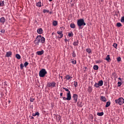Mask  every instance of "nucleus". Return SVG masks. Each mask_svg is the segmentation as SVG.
Instances as JSON below:
<instances>
[{
  "label": "nucleus",
  "mask_w": 124,
  "mask_h": 124,
  "mask_svg": "<svg viewBox=\"0 0 124 124\" xmlns=\"http://www.w3.org/2000/svg\"><path fill=\"white\" fill-rule=\"evenodd\" d=\"M42 44L45 43V38L41 35H38L34 41V43L35 45H39V43Z\"/></svg>",
  "instance_id": "1"
},
{
  "label": "nucleus",
  "mask_w": 124,
  "mask_h": 124,
  "mask_svg": "<svg viewBox=\"0 0 124 124\" xmlns=\"http://www.w3.org/2000/svg\"><path fill=\"white\" fill-rule=\"evenodd\" d=\"M53 26H54V27H56V26H58V21L54 20L53 22Z\"/></svg>",
  "instance_id": "21"
},
{
  "label": "nucleus",
  "mask_w": 124,
  "mask_h": 124,
  "mask_svg": "<svg viewBox=\"0 0 124 124\" xmlns=\"http://www.w3.org/2000/svg\"><path fill=\"white\" fill-rule=\"evenodd\" d=\"M0 32H1V33H3V34L5 32V30L4 29H2L0 30Z\"/></svg>",
  "instance_id": "34"
},
{
  "label": "nucleus",
  "mask_w": 124,
  "mask_h": 124,
  "mask_svg": "<svg viewBox=\"0 0 124 124\" xmlns=\"http://www.w3.org/2000/svg\"><path fill=\"white\" fill-rule=\"evenodd\" d=\"M30 100L31 102H33L34 100H35V98H34L33 97L31 96L30 98Z\"/></svg>",
  "instance_id": "24"
},
{
  "label": "nucleus",
  "mask_w": 124,
  "mask_h": 124,
  "mask_svg": "<svg viewBox=\"0 0 124 124\" xmlns=\"http://www.w3.org/2000/svg\"><path fill=\"white\" fill-rule=\"evenodd\" d=\"M62 31H57V34H59L58 38H62L63 37V34H62Z\"/></svg>",
  "instance_id": "6"
},
{
  "label": "nucleus",
  "mask_w": 124,
  "mask_h": 124,
  "mask_svg": "<svg viewBox=\"0 0 124 124\" xmlns=\"http://www.w3.org/2000/svg\"><path fill=\"white\" fill-rule=\"evenodd\" d=\"M98 84L100 87H102V86H103V81L102 80L99 81Z\"/></svg>",
  "instance_id": "16"
},
{
  "label": "nucleus",
  "mask_w": 124,
  "mask_h": 124,
  "mask_svg": "<svg viewBox=\"0 0 124 124\" xmlns=\"http://www.w3.org/2000/svg\"><path fill=\"white\" fill-rule=\"evenodd\" d=\"M91 119H92V120H93V115H92V116H91Z\"/></svg>",
  "instance_id": "51"
},
{
  "label": "nucleus",
  "mask_w": 124,
  "mask_h": 124,
  "mask_svg": "<svg viewBox=\"0 0 124 124\" xmlns=\"http://www.w3.org/2000/svg\"><path fill=\"white\" fill-rule=\"evenodd\" d=\"M92 91H93V88H92V87L89 86L88 87V92H89V93H92Z\"/></svg>",
  "instance_id": "32"
},
{
  "label": "nucleus",
  "mask_w": 124,
  "mask_h": 124,
  "mask_svg": "<svg viewBox=\"0 0 124 124\" xmlns=\"http://www.w3.org/2000/svg\"><path fill=\"white\" fill-rule=\"evenodd\" d=\"M62 94H63L62 93H60V96H62Z\"/></svg>",
  "instance_id": "50"
},
{
  "label": "nucleus",
  "mask_w": 124,
  "mask_h": 124,
  "mask_svg": "<svg viewBox=\"0 0 124 124\" xmlns=\"http://www.w3.org/2000/svg\"><path fill=\"white\" fill-rule=\"evenodd\" d=\"M0 22L2 24H4L5 23V18L4 17H2L0 18Z\"/></svg>",
  "instance_id": "15"
},
{
  "label": "nucleus",
  "mask_w": 124,
  "mask_h": 124,
  "mask_svg": "<svg viewBox=\"0 0 124 124\" xmlns=\"http://www.w3.org/2000/svg\"><path fill=\"white\" fill-rule=\"evenodd\" d=\"M62 89L66 91V92H68L67 93V97H62L63 100H71V93H70L69 90L64 87H63Z\"/></svg>",
  "instance_id": "2"
},
{
  "label": "nucleus",
  "mask_w": 124,
  "mask_h": 124,
  "mask_svg": "<svg viewBox=\"0 0 124 124\" xmlns=\"http://www.w3.org/2000/svg\"><path fill=\"white\" fill-rule=\"evenodd\" d=\"M62 79V76L61 77Z\"/></svg>",
  "instance_id": "57"
},
{
  "label": "nucleus",
  "mask_w": 124,
  "mask_h": 124,
  "mask_svg": "<svg viewBox=\"0 0 124 124\" xmlns=\"http://www.w3.org/2000/svg\"><path fill=\"white\" fill-rule=\"evenodd\" d=\"M49 14H52V13H51V12H50Z\"/></svg>",
  "instance_id": "56"
},
{
  "label": "nucleus",
  "mask_w": 124,
  "mask_h": 124,
  "mask_svg": "<svg viewBox=\"0 0 124 124\" xmlns=\"http://www.w3.org/2000/svg\"><path fill=\"white\" fill-rule=\"evenodd\" d=\"M49 1H53V0H49Z\"/></svg>",
  "instance_id": "53"
},
{
  "label": "nucleus",
  "mask_w": 124,
  "mask_h": 124,
  "mask_svg": "<svg viewBox=\"0 0 124 124\" xmlns=\"http://www.w3.org/2000/svg\"><path fill=\"white\" fill-rule=\"evenodd\" d=\"M70 27L71 28V29H75V24L74 23H71L70 25Z\"/></svg>",
  "instance_id": "22"
},
{
  "label": "nucleus",
  "mask_w": 124,
  "mask_h": 124,
  "mask_svg": "<svg viewBox=\"0 0 124 124\" xmlns=\"http://www.w3.org/2000/svg\"><path fill=\"white\" fill-rule=\"evenodd\" d=\"M1 3H2V6L4 4V1H2L1 2Z\"/></svg>",
  "instance_id": "46"
},
{
  "label": "nucleus",
  "mask_w": 124,
  "mask_h": 124,
  "mask_svg": "<svg viewBox=\"0 0 124 124\" xmlns=\"http://www.w3.org/2000/svg\"><path fill=\"white\" fill-rule=\"evenodd\" d=\"M37 31L39 34H42L43 33V30L42 28H39L37 29Z\"/></svg>",
  "instance_id": "12"
},
{
  "label": "nucleus",
  "mask_w": 124,
  "mask_h": 124,
  "mask_svg": "<svg viewBox=\"0 0 124 124\" xmlns=\"http://www.w3.org/2000/svg\"><path fill=\"white\" fill-rule=\"evenodd\" d=\"M80 107H82V106L81 105H79Z\"/></svg>",
  "instance_id": "55"
},
{
  "label": "nucleus",
  "mask_w": 124,
  "mask_h": 124,
  "mask_svg": "<svg viewBox=\"0 0 124 124\" xmlns=\"http://www.w3.org/2000/svg\"><path fill=\"white\" fill-rule=\"evenodd\" d=\"M121 23H124V16L121 17Z\"/></svg>",
  "instance_id": "39"
},
{
  "label": "nucleus",
  "mask_w": 124,
  "mask_h": 124,
  "mask_svg": "<svg viewBox=\"0 0 124 124\" xmlns=\"http://www.w3.org/2000/svg\"><path fill=\"white\" fill-rule=\"evenodd\" d=\"M85 69H87V67H85Z\"/></svg>",
  "instance_id": "58"
},
{
  "label": "nucleus",
  "mask_w": 124,
  "mask_h": 124,
  "mask_svg": "<svg viewBox=\"0 0 124 124\" xmlns=\"http://www.w3.org/2000/svg\"><path fill=\"white\" fill-rule=\"evenodd\" d=\"M73 45L75 46H78L79 45V40H75L73 43Z\"/></svg>",
  "instance_id": "11"
},
{
  "label": "nucleus",
  "mask_w": 124,
  "mask_h": 124,
  "mask_svg": "<svg viewBox=\"0 0 124 124\" xmlns=\"http://www.w3.org/2000/svg\"><path fill=\"white\" fill-rule=\"evenodd\" d=\"M105 60L106 61H107V62H109L110 61V55H107Z\"/></svg>",
  "instance_id": "23"
},
{
  "label": "nucleus",
  "mask_w": 124,
  "mask_h": 124,
  "mask_svg": "<svg viewBox=\"0 0 124 124\" xmlns=\"http://www.w3.org/2000/svg\"><path fill=\"white\" fill-rule=\"evenodd\" d=\"M39 115H40V114L38 112L32 114L33 117H35L36 116H39Z\"/></svg>",
  "instance_id": "25"
},
{
  "label": "nucleus",
  "mask_w": 124,
  "mask_h": 124,
  "mask_svg": "<svg viewBox=\"0 0 124 124\" xmlns=\"http://www.w3.org/2000/svg\"><path fill=\"white\" fill-rule=\"evenodd\" d=\"M113 47H114V48H115V49H117V47H118V44H117L116 43H114L112 45Z\"/></svg>",
  "instance_id": "30"
},
{
  "label": "nucleus",
  "mask_w": 124,
  "mask_h": 124,
  "mask_svg": "<svg viewBox=\"0 0 124 124\" xmlns=\"http://www.w3.org/2000/svg\"><path fill=\"white\" fill-rule=\"evenodd\" d=\"M54 33H55L54 32H52V35H54Z\"/></svg>",
  "instance_id": "54"
},
{
  "label": "nucleus",
  "mask_w": 124,
  "mask_h": 124,
  "mask_svg": "<svg viewBox=\"0 0 124 124\" xmlns=\"http://www.w3.org/2000/svg\"><path fill=\"white\" fill-rule=\"evenodd\" d=\"M74 100L75 101V103H76L77 102V100L78 99V95L77 94H73V96Z\"/></svg>",
  "instance_id": "10"
},
{
  "label": "nucleus",
  "mask_w": 124,
  "mask_h": 124,
  "mask_svg": "<svg viewBox=\"0 0 124 124\" xmlns=\"http://www.w3.org/2000/svg\"><path fill=\"white\" fill-rule=\"evenodd\" d=\"M65 78L66 80L69 81V82H70L71 80H72V77H71L69 75H67L65 77Z\"/></svg>",
  "instance_id": "8"
},
{
  "label": "nucleus",
  "mask_w": 124,
  "mask_h": 124,
  "mask_svg": "<svg viewBox=\"0 0 124 124\" xmlns=\"http://www.w3.org/2000/svg\"><path fill=\"white\" fill-rule=\"evenodd\" d=\"M97 63H98V62H97Z\"/></svg>",
  "instance_id": "59"
},
{
  "label": "nucleus",
  "mask_w": 124,
  "mask_h": 124,
  "mask_svg": "<svg viewBox=\"0 0 124 124\" xmlns=\"http://www.w3.org/2000/svg\"><path fill=\"white\" fill-rule=\"evenodd\" d=\"M11 56H12V52L8 51L6 52V57H7V58H9Z\"/></svg>",
  "instance_id": "14"
},
{
  "label": "nucleus",
  "mask_w": 124,
  "mask_h": 124,
  "mask_svg": "<svg viewBox=\"0 0 124 124\" xmlns=\"http://www.w3.org/2000/svg\"><path fill=\"white\" fill-rule=\"evenodd\" d=\"M94 70H98V66L96 65H95L93 67Z\"/></svg>",
  "instance_id": "28"
},
{
  "label": "nucleus",
  "mask_w": 124,
  "mask_h": 124,
  "mask_svg": "<svg viewBox=\"0 0 124 124\" xmlns=\"http://www.w3.org/2000/svg\"><path fill=\"white\" fill-rule=\"evenodd\" d=\"M36 54L38 56H41V55H43L44 54V50H42L41 51H39L36 52Z\"/></svg>",
  "instance_id": "13"
},
{
  "label": "nucleus",
  "mask_w": 124,
  "mask_h": 124,
  "mask_svg": "<svg viewBox=\"0 0 124 124\" xmlns=\"http://www.w3.org/2000/svg\"><path fill=\"white\" fill-rule=\"evenodd\" d=\"M28 65H29V62H25V63H24V66H25V67H27V66H28Z\"/></svg>",
  "instance_id": "38"
},
{
  "label": "nucleus",
  "mask_w": 124,
  "mask_h": 124,
  "mask_svg": "<svg viewBox=\"0 0 124 124\" xmlns=\"http://www.w3.org/2000/svg\"><path fill=\"white\" fill-rule=\"evenodd\" d=\"M46 74H47V71H46V70L45 69H42L39 73V75L40 76V77H45V75H46Z\"/></svg>",
  "instance_id": "3"
},
{
  "label": "nucleus",
  "mask_w": 124,
  "mask_h": 124,
  "mask_svg": "<svg viewBox=\"0 0 124 124\" xmlns=\"http://www.w3.org/2000/svg\"><path fill=\"white\" fill-rule=\"evenodd\" d=\"M20 69H24V64L23 63L20 64Z\"/></svg>",
  "instance_id": "40"
},
{
  "label": "nucleus",
  "mask_w": 124,
  "mask_h": 124,
  "mask_svg": "<svg viewBox=\"0 0 124 124\" xmlns=\"http://www.w3.org/2000/svg\"><path fill=\"white\" fill-rule=\"evenodd\" d=\"M115 103L116 104H119V105H123L124 103V99L123 97H120L118 99L115 100Z\"/></svg>",
  "instance_id": "4"
},
{
  "label": "nucleus",
  "mask_w": 124,
  "mask_h": 124,
  "mask_svg": "<svg viewBox=\"0 0 124 124\" xmlns=\"http://www.w3.org/2000/svg\"><path fill=\"white\" fill-rule=\"evenodd\" d=\"M64 41H65V42L66 43H67V42L68 41V40L67 39H66V38H65V39H64Z\"/></svg>",
  "instance_id": "45"
},
{
  "label": "nucleus",
  "mask_w": 124,
  "mask_h": 124,
  "mask_svg": "<svg viewBox=\"0 0 124 124\" xmlns=\"http://www.w3.org/2000/svg\"><path fill=\"white\" fill-rule=\"evenodd\" d=\"M100 100L103 102H106V101H107V99L104 96H100Z\"/></svg>",
  "instance_id": "9"
},
{
  "label": "nucleus",
  "mask_w": 124,
  "mask_h": 124,
  "mask_svg": "<svg viewBox=\"0 0 124 124\" xmlns=\"http://www.w3.org/2000/svg\"><path fill=\"white\" fill-rule=\"evenodd\" d=\"M10 102H11V101L10 100H9V101H8V103H10Z\"/></svg>",
  "instance_id": "52"
},
{
  "label": "nucleus",
  "mask_w": 124,
  "mask_h": 124,
  "mask_svg": "<svg viewBox=\"0 0 124 124\" xmlns=\"http://www.w3.org/2000/svg\"><path fill=\"white\" fill-rule=\"evenodd\" d=\"M116 26L117 27H118V28H120V27H122V23L118 22L116 24Z\"/></svg>",
  "instance_id": "31"
},
{
  "label": "nucleus",
  "mask_w": 124,
  "mask_h": 124,
  "mask_svg": "<svg viewBox=\"0 0 124 124\" xmlns=\"http://www.w3.org/2000/svg\"><path fill=\"white\" fill-rule=\"evenodd\" d=\"M36 6H38V7H41V1H39L36 3Z\"/></svg>",
  "instance_id": "20"
},
{
  "label": "nucleus",
  "mask_w": 124,
  "mask_h": 124,
  "mask_svg": "<svg viewBox=\"0 0 124 124\" xmlns=\"http://www.w3.org/2000/svg\"><path fill=\"white\" fill-rule=\"evenodd\" d=\"M76 60H74L72 62V63H73V64H76Z\"/></svg>",
  "instance_id": "42"
},
{
  "label": "nucleus",
  "mask_w": 124,
  "mask_h": 124,
  "mask_svg": "<svg viewBox=\"0 0 124 124\" xmlns=\"http://www.w3.org/2000/svg\"><path fill=\"white\" fill-rule=\"evenodd\" d=\"M60 29L61 30V31H62V30H64V27H61Z\"/></svg>",
  "instance_id": "44"
},
{
  "label": "nucleus",
  "mask_w": 124,
  "mask_h": 124,
  "mask_svg": "<svg viewBox=\"0 0 124 124\" xmlns=\"http://www.w3.org/2000/svg\"><path fill=\"white\" fill-rule=\"evenodd\" d=\"M74 85L75 88H77L78 87V82L77 81H74Z\"/></svg>",
  "instance_id": "29"
},
{
  "label": "nucleus",
  "mask_w": 124,
  "mask_h": 124,
  "mask_svg": "<svg viewBox=\"0 0 124 124\" xmlns=\"http://www.w3.org/2000/svg\"><path fill=\"white\" fill-rule=\"evenodd\" d=\"M73 32L72 31H71L70 32H68V36L69 37H73Z\"/></svg>",
  "instance_id": "17"
},
{
  "label": "nucleus",
  "mask_w": 124,
  "mask_h": 124,
  "mask_svg": "<svg viewBox=\"0 0 124 124\" xmlns=\"http://www.w3.org/2000/svg\"><path fill=\"white\" fill-rule=\"evenodd\" d=\"M57 119H58V121H60L61 119H62V117L59 115V116L57 117Z\"/></svg>",
  "instance_id": "43"
},
{
  "label": "nucleus",
  "mask_w": 124,
  "mask_h": 124,
  "mask_svg": "<svg viewBox=\"0 0 124 124\" xmlns=\"http://www.w3.org/2000/svg\"><path fill=\"white\" fill-rule=\"evenodd\" d=\"M86 52L88 53V54H91L92 53V50L91 48H87L86 50Z\"/></svg>",
  "instance_id": "26"
},
{
  "label": "nucleus",
  "mask_w": 124,
  "mask_h": 124,
  "mask_svg": "<svg viewBox=\"0 0 124 124\" xmlns=\"http://www.w3.org/2000/svg\"><path fill=\"white\" fill-rule=\"evenodd\" d=\"M33 119H34V117L31 116V120H33Z\"/></svg>",
  "instance_id": "48"
},
{
  "label": "nucleus",
  "mask_w": 124,
  "mask_h": 124,
  "mask_svg": "<svg viewBox=\"0 0 124 124\" xmlns=\"http://www.w3.org/2000/svg\"><path fill=\"white\" fill-rule=\"evenodd\" d=\"M110 105H111V102L108 101L107 102L105 107H106L107 108L109 107Z\"/></svg>",
  "instance_id": "19"
},
{
  "label": "nucleus",
  "mask_w": 124,
  "mask_h": 124,
  "mask_svg": "<svg viewBox=\"0 0 124 124\" xmlns=\"http://www.w3.org/2000/svg\"><path fill=\"white\" fill-rule=\"evenodd\" d=\"M97 116H99V117H101L102 116H103L104 115V113L103 112H97Z\"/></svg>",
  "instance_id": "18"
},
{
  "label": "nucleus",
  "mask_w": 124,
  "mask_h": 124,
  "mask_svg": "<svg viewBox=\"0 0 124 124\" xmlns=\"http://www.w3.org/2000/svg\"><path fill=\"white\" fill-rule=\"evenodd\" d=\"M94 87H95V88H99L100 86L98 83H95L94 84Z\"/></svg>",
  "instance_id": "35"
},
{
  "label": "nucleus",
  "mask_w": 124,
  "mask_h": 124,
  "mask_svg": "<svg viewBox=\"0 0 124 124\" xmlns=\"http://www.w3.org/2000/svg\"><path fill=\"white\" fill-rule=\"evenodd\" d=\"M47 87H48V88H51V87H56V83L54 81H53L52 82H48L47 83Z\"/></svg>",
  "instance_id": "7"
},
{
  "label": "nucleus",
  "mask_w": 124,
  "mask_h": 124,
  "mask_svg": "<svg viewBox=\"0 0 124 124\" xmlns=\"http://www.w3.org/2000/svg\"><path fill=\"white\" fill-rule=\"evenodd\" d=\"M0 6H2V3H1V2L0 1Z\"/></svg>",
  "instance_id": "47"
},
{
  "label": "nucleus",
  "mask_w": 124,
  "mask_h": 124,
  "mask_svg": "<svg viewBox=\"0 0 124 124\" xmlns=\"http://www.w3.org/2000/svg\"><path fill=\"white\" fill-rule=\"evenodd\" d=\"M72 57L73 58H75V57H76V53H75V51H74L72 53Z\"/></svg>",
  "instance_id": "36"
},
{
  "label": "nucleus",
  "mask_w": 124,
  "mask_h": 124,
  "mask_svg": "<svg viewBox=\"0 0 124 124\" xmlns=\"http://www.w3.org/2000/svg\"><path fill=\"white\" fill-rule=\"evenodd\" d=\"M117 62H121L122 61V58H121V57H118L117 58Z\"/></svg>",
  "instance_id": "37"
},
{
  "label": "nucleus",
  "mask_w": 124,
  "mask_h": 124,
  "mask_svg": "<svg viewBox=\"0 0 124 124\" xmlns=\"http://www.w3.org/2000/svg\"><path fill=\"white\" fill-rule=\"evenodd\" d=\"M118 79L120 80V81H122V78H119Z\"/></svg>",
  "instance_id": "49"
},
{
  "label": "nucleus",
  "mask_w": 124,
  "mask_h": 124,
  "mask_svg": "<svg viewBox=\"0 0 124 124\" xmlns=\"http://www.w3.org/2000/svg\"><path fill=\"white\" fill-rule=\"evenodd\" d=\"M16 57L17 60H20L21 59V56L19 54H16Z\"/></svg>",
  "instance_id": "27"
},
{
  "label": "nucleus",
  "mask_w": 124,
  "mask_h": 124,
  "mask_svg": "<svg viewBox=\"0 0 124 124\" xmlns=\"http://www.w3.org/2000/svg\"><path fill=\"white\" fill-rule=\"evenodd\" d=\"M117 84H118V87H121V86H122L121 82L119 81Z\"/></svg>",
  "instance_id": "41"
},
{
  "label": "nucleus",
  "mask_w": 124,
  "mask_h": 124,
  "mask_svg": "<svg viewBox=\"0 0 124 124\" xmlns=\"http://www.w3.org/2000/svg\"><path fill=\"white\" fill-rule=\"evenodd\" d=\"M43 12V13H49V10L44 9Z\"/></svg>",
  "instance_id": "33"
},
{
  "label": "nucleus",
  "mask_w": 124,
  "mask_h": 124,
  "mask_svg": "<svg viewBox=\"0 0 124 124\" xmlns=\"http://www.w3.org/2000/svg\"><path fill=\"white\" fill-rule=\"evenodd\" d=\"M77 25L78 27H82V26H86V23L84 21V19H80L78 20Z\"/></svg>",
  "instance_id": "5"
}]
</instances>
